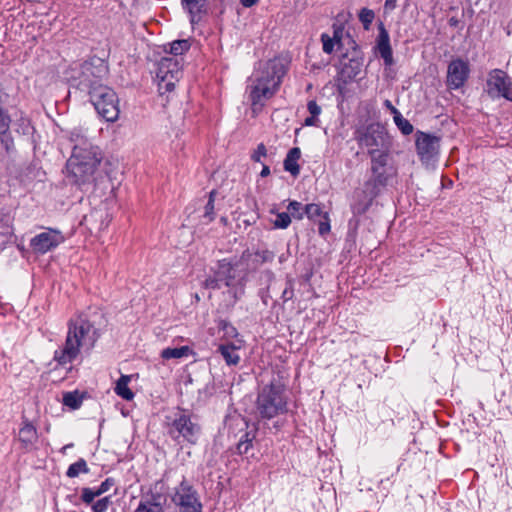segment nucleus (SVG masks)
I'll return each instance as SVG.
<instances>
[{
	"mask_svg": "<svg viewBox=\"0 0 512 512\" xmlns=\"http://www.w3.org/2000/svg\"><path fill=\"white\" fill-rule=\"evenodd\" d=\"M286 72L285 60L274 58L265 62L254 74L252 83L248 86L253 113H258L265 101L275 95Z\"/></svg>",
	"mask_w": 512,
	"mask_h": 512,
	"instance_id": "1",
	"label": "nucleus"
},
{
	"mask_svg": "<svg viewBox=\"0 0 512 512\" xmlns=\"http://www.w3.org/2000/svg\"><path fill=\"white\" fill-rule=\"evenodd\" d=\"M98 335L94 326L84 317L77 316L68 322V332L65 343L54 352V361L65 366L72 363L82 350L90 351Z\"/></svg>",
	"mask_w": 512,
	"mask_h": 512,
	"instance_id": "2",
	"label": "nucleus"
},
{
	"mask_svg": "<svg viewBox=\"0 0 512 512\" xmlns=\"http://www.w3.org/2000/svg\"><path fill=\"white\" fill-rule=\"evenodd\" d=\"M238 264L232 263L227 259L218 261L213 275L206 278L204 287L207 289H221L226 287L223 292L224 301L228 307H232L244 295L245 279L238 273Z\"/></svg>",
	"mask_w": 512,
	"mask_h": 512,
	"instance_id": "3",
	"label": "nucleus"
},
{
	"mask_svg": "<svg viewBox=\"0 0 512 512\" xmlns=\"http://www.w3.org/2000/svg\"><path fill=\"white\" fill-rule=\"evenodd\" d=\"M101 154L98 147L74 145L73 153L67 162V171L79 186L89 184L100 163Z\"/></svg>",
	"mask_w": 512,
	"mask_h": 512,
	"instance_id": "4",
	"label": "nucleus"
},
{
	"mask_svg": "<svg viewBox=\"0 0 512 512\" xmlns=\"http://www.w3.org/2000/svg\"><path fill=\"white\" fill-rule=\"evenodd\" d=\"M285 386L280 381H271L259 392L256 400V411L263 419H272L288 410Z\"/></svg>",
	"mask_w": 512,
	"mask_h": 512,
	"instance_id": "5",
	"label": "nucleus"
},
{
	"mask_svg": "<svg viewBox=\"0 0 512 512\" xmlns=\"http://www.w3.org/2000/svg\"><path fill=\"white\" fill-rule=\"evenodd\" d=\"M361 144L368 148L371 155V170L379 182L384 172V133L380 124H372L367 128L366 133L361 138Z\"/></svg>",
	"mask_w": 512,
	"mask_h": 512,
	"instance_id": "6",
	"label": "nucleus"
},
{
	"mask_svg": "<svg viewBox=\"0 0 512 512\" xmlns=\"http://www.w3.org/2000/svg\"><path fill=\"white\" fill-rule=\"evenodd\" d=\"M88 94L101 117L108 122H114L118 119L120 113L119 99L113 89L106 85L98 84Z\"/></svg>",
	"mask_w": 512,
	"mask_h": 512,
	"instance_id": "7",
	"label": "nucleus"
},
{
	"mask_svg": "<svg viewBox=\"0 0 512 512\" xmlns=\"http://www.w3.org/2000/svg\"><path fill=\"white\" fill-rule=\"evenodd\" d=\"M108 74V65L100 58H93L80 65L77 76L71 78L76 82V86L88 93L94 86L102 84L101 81Z\"/></svg>",
	"mask_w": 512,
	"mask_h": 512,
	"instance_id": "8",
	"label": "nucleus"
},
{
	"mask_svg": "<svg viewBox=\"0 0 512 512\" xmlns=\"http://www.w3.org/2000/svg\"><path fill=\"white\" fill-rule=\"evenodd\" d=\"M181 75L179 60L175 57H163L158 62L156 71L159 92L163 94L173 91Z\"/></svg>",
	"mask_w": 512,
	"mask_h": 512,
	"instance_id": "9",
	"label": "nucleus"
},
{
	"mask_svg": "<svg viewBox=\"0 0 512 512\" xmlns=\"http://www.w3.org/2000/svg\"><path fill=\"white\" fill-rule=\"evenodd\" d=\"M486 92L492 98L503 97L512 101V81L501 69H493L488 73L486 80Z\"/></svg>",
	"mask_w": 512,
	"mask_h": 512,
	"instance_id": "10",
	"label": "nucleus"
},
{
	"mask_svg": "<svg viewBox=\"0 0 512 512\" xmlns=\"http://www.w3.org/2000/svg\"><path fill=\"white\" fill-rule=\"evenodd\" d=\"M172 501L181 512H200L202 508L197 491L185 480L176 488Z\"/></svg>",
	"mask_w": 512,
	"mask_h": 512,
	"instance_id": "11",
	"label": "nucleus"
},
{
	"mask_svg": "<svg viewBox=\"0 0 512 512\" xmlns=\"http://www.w3.org/2000/svg\"><path fill=\"white\" fill-rule=\"evenodd\" d=\"M199 433L200 427L193 423L185 414H180L179 417L173 420L169 427V434L173 439L179 441V438L182 437L191 444L197 442Z\"/></svg>",
	"mask_w": 512,
	"mask_h": 512,
	"instance_id": "12",
	"label": "nucleus"
},
{
	"mask_svg": "<svg viewBox=\"0 0 512 512\" xmlns=\"http://www.w3.org/2000/svg\"><path fill=\"white\" fill-rule=\"evenodd\" d=\"M64 242V236L59 230L47 229L37 234L30 241V246L35 253L45 254Z\"/></svg>",
	"mask_w": 512,
	"mask_h": 512,
	"instance_id": "13",
	"label": "nucleus"
},
{
	"mask_svg": "<svg viewBox=\"0 0 512 512\" xmlns=\"http://www.w3.org/2000/svg\"><path fill=\"white\" fill-rule=\"evenodd\" d=\"M439 141L434 135L421 131L416 133V150L422 162L428 163L438 154Z\"/></svg>",
	"mask_w": 512,
	"mask_h": 512,
	"instance_id": "14",
	"label": "nucleus"
},
{
	"mask_svg": "<svg viewBox=\"0 0 512 512\" xmlns=\"http://www.w3.org/2000/svg\"><path fill=\"white\" fill-rule=\"evenodd\" d=\"M470 73L468 62L455 59L450 62L447 69V85L450 89L461 88L468 79Z\"/></svg>",
	"mask_w": 512,
	"mask_h": 512,
	"instance_id": "15",
	"label": "nucleus"
},
{
	"mask_svg": "<svg viewBox=\"0 0 512 512\" xmlns=\"http://www.w3.org/2000/svg\"><path fill=\"white\" fill-rule=\"evenodd\" d=\"M360 69L361 63L356 59H348L347 61H342L337 77V85L339 90H342L343 85H346L352 81L360 73Z\"/></svg>",
	"mask_w": 512,
	"mask_h": 512,
	"instance_id": "16",
	"label": "nucleus"
},
{
	"mask_svg": "<svg viewBox=\"0 0 512 512\" xmlns=\"http://www.w3.org/2000/svg\"><path fill=\"white\" fill-rule=\"evenodd\" d=\"M243 346V340L236 339L232 343L220 344L218 347L219 353L225 360V363L229 366H236L240 362V355L238 350Z\"/></svg>",
	"mask_w": 512,
	"mask_h": 512,
	"instance_id": "17",
	"label": "nucleus"
},
{
	"mask_svg": "<svg viewBox=\"0 0 512 512\" xmlns=\"http://www.w3.org/2000/svg\"><path fill=\"white\" fill-rule=\"evenodd\" d=\"M18 439L25 449H30L37 442L36 428L28 421H24L18 433Z\"/></svg>",
	"mask_w": 512,
	"mask_h": 512,
	"instance_id": "18",
	"label": "nucleus"
},
{
	"mask_svg": "<svg viewBox=\"0 0 512 512\" xmlns=\"http://www.w3.org/2000/svg\"><path fill=\"white\" fill-rule=\"evenodd\" d=\"M386 108L391 110L396 126L404 135H409L413 132V125L388 100H386Z\"/></svg>",
	"mask_w": 512,
	"mask_h": 512,
	"instance_id": "19",
	"label": "nucleus"
},
{
	"mask_svg": "<svg viewBox=\"0 0 512 512\" xmlns=\"http://www.w3.org/2000/svg\"><path fill=\"white\" fill-rule=\"evenodd\" d=\"M301 155L300 149L295 147L290 149L285 160L284 169L290 172L293 176H297L300 172V167L297 163Z\"/></svg>",
	"mask_w": 512,
	"mask_h": 512,
	"instance_id": "20",
	"label": "nucleus"
},
{
	"mask_svg": "<svg viewBox=\"0 0 512 512\" xmlns=\"http://www.w3.org/2000/svg\"><path fill=\"white\" fill-rule=\"evenodd\" d=\"M131 381L130 375H122L116 382L114 388L115 393L124 400L131 401L134 398V393L128 387Z\"/></svg>",
	"mask_w": 512,
	"mask_h": 512,
	"instance_id": "21",
	"label": "nucleus"
},
{
	"mask_svg": "<svg viewBox=\"0 0 512 512\" xmlns=\"http://www.w3.org/2000/svg\"><path fill=\"white\" fill-rule=\"evenodd\" d=\"M206 0H182L184 8L191 16V23L194 24L200 20V13L205 5Z\"/></svg>",
	"mask_w": 512,
	"mask_h": 512,
	"instance_id": "22",
	"label": "nucleus"
},
{
	"mask_svg": "<svg viewBox=\"0 0 512 512\" xmlns=\"http://www.w3.org/2000/svg\"><path fill=\"white\" fill-rule=\"evenodd\" d=\"M192 353L193 352L189 346H181V347H175V348L168 347L161 351V357L164 360L180 359V358L188 357Z\"/></svg>",
	"mask_w": 512,
	"mask_h": 512,
	"instance_id": "23",
	"label": "nucleus"
},
{
	"mask_svg": "<svg viewBox=\"0 0 512 512\" xmlns=\"http://www.w3.org/2000/svg\"><path fill=\"white\" fill-rule=\"evenodd\" d=\"M190 43L188 40H176L164 46V50L173 56H179L188 51Z\"/></svg>",
	"mask_w": 512,
	"mask_h": 512,
	"instance_id": "24",
	"label": "nucleus"
},
{
	"mask_svg": "<svg viewBox=\"0 0 512 512\" xmlns=\"http://www.w3.org/2000/svg\"><path fill=\"white\" fill-rule=\"evenodd\" d=\"M216 192L213 190L209 194L208 202L204 207V213L202 215V223L209 224L215 219V206H214V197Z\"/></svg>",
	"mask_w": 512,
	"mask_h": 512,
	"instance_id": "25",
	"label": "nucleus"
},
{
	"mask_svg": "<svg viewBox=\"0 0 512 512\" xmlns=\"http://www.w3.org/2000/svg\"><path fill=\"white\" fill-rule=\"evenodd\" d=\"M81 473L87 474L89 473V468L86 461L80 458L75 463L71 464L66 472L67 477L75 478L78 477Z\"/></svg>",
	"mask_w": 512,
	"mask_h": 512,
	"instance_id": "26",
	"label": "nucleus"
},
{
	"mask_svg": "<svg viewBox=\"0 0 512 512\" xmlns=\"http://www.w3.org/2000/svg\"><path fill=\"white\" fill-rule=\"evenodd\" d=\"M63 404L71 409H77L82 404V397L78 391L67 392L63 395Z\"/></svg>",
	"mask_w": 512,
	"mask_h": 512,
	"instance_id": "27",
	"label": "nucleus"
},
{
	"mask_svg": "<svg viewBox=\"0 0 512 512\" xmlns=\"http://www.w3.org/2000/svg\"><path fill=\"white\" fill-rule=\"evenodd\" d=\"M255 438V433L251 434L246 432L237 444V452L239 454H246L252 447V441Z\"/></svg>",
	"mask_w": 512,
	"mask_h": 512,
	"instance_id": "28",
	"label": "nucleus"
},
{
	"mask_svg": "<svg viewBox=\"0 0 512 512\" xmlns=\"http://www.w3.org/2000/svg\"><path fill=\"white\" fill-rule=\"evenodd\" d=\"M305 215L310 220H317L318 218H323V214L326 212H323L321 206L316 203L307 204L304 207Z\"/></svg>",
	"mask_w": 512,
	"mask_h": 512,
	"instance_id": "29",
	"label": "nucleus"
},
{
	"mask_svg": "<svg viewBox=\"0 0 512 512\" xmlns=\"http://www.w3.org/2000/svg\"><path fill=\"white\" fill-rule=\"evenodd\" d=\"M322 49L326 54H331L338 47V42H336L332 35L328 33H323L321 35Z\"/></svg>",
	"mask_w": 512,
	"mask_h": 512,
	"instance_id": "30",
	"label": "nucleus"
},
{
	"mask_svg": "<svg viewBox=\"0 0 512 512\" xmlns=\"http://www.w3.org/2000/svg\"><path fill=\"white\" fill-rule=\"evenodd\" d=\"M358 17L360 22L363 24L364 29L368 30L375 19V13L371 9L363 8L360 10Z\"/></svg>",
	"mask_w": 512,
	"mask_h": 512,
	"instance_id": "31",
	"label": "nucleus"
},
{
	"mask_svg": "<svg viewBox=\"0 0 512 512\" xmlns=\"http://www.w3.org/2000/svg\"><path fill=\"white\" fill-rule=\"evenodd\" d=\"M287 210L291 214L290 216H292L296 220H302L305 214L302 204L295 200L290 201V203L287 206Z\"/></svg>",
	"mask_w": 512,
	"mask_h": 512,
	"instance_id": "32",
	"label": "nucleus"
},
{
	"mask_svg": "<svg viewBox=\"0 0 512 512\" xmlns=\"http://www.w3.org/2000/svg\"><path fill=\"white\" fill-rule=\"evenodd\" d=\"M291 224V216L287 212H280L276 214V219L273 221V225L278 229H286Z\"/></svg>",
	"mask_w": 512,
	"mask_h": 512,
	"instance_id": "33",
	"label": "nucleus"
},
{
	"mask_svg": "<svg viewBox=\"0 0 512 512\" xmlns=\"http://www.w3.org/2000/svg\"><path fill=\"white\" fill-rule=\"evenodd\" d=\"M379 34L377 37V45L375 47V52L380 58H384V24L379 22L378 25Z\"/></svg>",
	"mask_w": 512,
	"mask_h": 512,
	"instance_id": "34",
	"label": "nucleus"
},
{
	"mask_svg": "<svg viewBox=\"0 0 512 512\" xmlns=\"http://www.w3.org/2000/svg\"><path fill=\"white\" fill-rule=\"evenodd\" d=\"M134 512H163V508L159 503H140Z\"/></svg>",
	"mask_w": 512,
	"mask_h": 512,
	"instance_id": "35",
	"label": "nucleus"
},
{
	"mask_svg": "<svg viewBox=\"0 0 512 512\" xmlns=\"http://www.w3.org/2000/svg\"><path fill=\"white\" fill-rule=\"evenodd\" d=\"M100 495L101 494L98 491V489L83 488L81 493V499L84 503L90 504L94 501L96 497Z\"/></svg>",
	"mask_w": 512,
	"mask_h": 512,
	"instance_id": "36",
	"label": "nucleus"
},
{
	"mask_svg": "<svg viewBox=\"0 0 512 512\" xmlns=\"http://www.w3.org/2000/svg\"><path fill=\"white\" fill-rule=\"evenodd\" d=\"M111 500L109 496L103 497L94 503L92 506L93 512H106L108 506L110 505Z\"/></svg>",
	"mask_w": 512,
	"mask_h": 512,
	"instance_id": "37",
	"label": "nucleus"
},
{
	"mask_svg": "<svg viewBox=\"0 0 512 512\" xmlns=\"http://www.w3.org/2000/svg\"><path fill=\"white\" fill-rule=\"evenodd\" d=\"M332 29V37L336 42H338V47H341L344 35V28L340 24H333Z\"/></svg>",
	"mask_w": 512,
	"mask_h": 512,
	"instance_id": "38",
	"label": "nucleus"
},
{
	"mask_svg": "<svg viewBox=\"0 0 512 512\" xmlns=\"http://www.w3.org/2000/svg\"><path fill=\"white\" fill-rule=\"evenodd\" d=\"M323 220L319 222L318 231L319 234L324 236L330 232V219L328 213L323 214Z\"/></svg>",
	"mask_w": 512,
	"mask_h": 512,
	"instance_id": "39",
	"label": "nucleus"
},
{
	"mask_svg": "<svg viewBox=\"0 0 512 512\" xmlns=\"http://www.w3.org/2000/svg\"><path fill=\"white\" fill-rule=\"evenodd\" d=\"M10 118L8 115L0 108V134L5 135L9 129Z\"/></svg>",
	"mask_w": 512,
	"mask_h": 512,
	"instance_id": "40",
	"label": "nucleus"
},
{
	"mask_svg": "<svg viewBox=\"0 0 512 512\" xmlns=\"http://www.w3.org/2000/svg\"><path fill=\"white\" fill-rule=\"evenodd\" d=\"M71 140L76 142L75 145H81L82 147L90 145L80 130H74L71 132Z\"/></svg>",
	"mask_w": 512,
	"mask_h": 512,
	"instance_id": "41",
	"label": "nucleus"
},
{
	"mask_svg": "<svg viewBox=\"0 0 512 512\" xmlns=\"http://www.w3.org/2000/svg\"><path fill=\"white\" fill-rule=\"evenodd\" d=\"M267 155V149L263 143H260L256 150L251 155V159L255 162H260L262 157Z\"/></svg>",
	"mask_w": 512,
	"mask_h": 512,
	"instance_id": "42",
	"label": "nucleus"
},
{
	"mask_svg": "<svg viewBox=\"0 0 512 512\" xmlns=\"http://www.w3.org/2000/svg\"><path fill=\"white\" fill-rule=\"evenodd\" d=\"M260 263L271 262L274 258V254L268 250L258 251L255 253Z\"/></svg>",
	"mask_w": 512,
	"mask_h": 512,
	"instance_id": "43",
	"label": "nucleus"
},
{
	"mask_svg": "<svg viewBox=\"0 0 512 512\" xmlns=\"http://www.w3.org/2000/svg\"><path fill=\"white\" fill-rule=\"evenodd\" d=\"M307 108H308L309 113L312 116L318 118V116L321 113V107L316 103V101H314V100L309 101L307 104Z\"/></svg>",
	"mask_w": 512,
	"mask_h": 512,
	"instance_id": "44",
	"label": "nucleus"
},
{
	"mask_svg": "<svg viewBox=\"0 0 512 512\" xmlns=\"http://www.w3.org/2000/svg\"><path fill=\"white\" fill-rule=\"evenodd\" d=\"M115 484V481L112 478H107L105 481L101 483V485L97 488L100 494L107 492L110 488Z\"/></svg>",
	"mask_w": 512,
	"mask_h": 512,
	"instance_id": "45",
	"label": "nucleus"
},
{
	"mask_svg": "<svg viewBox=\"0 0 512 512\" xmlns=\"http://www.w3.org/2000/svg\"><path fill=\"white\" fill-rule=\"evenodd\" d=\"M225 336L226 337H237L238 332L236 328L232 325H225L224 326Z\"/></svg>",
	"mask_w": 512,
	"mask_h": 512,
	"instance_id": "46",
	"label": "nucleus"
},
{
	"mask_svg": "<svg viewBox=\"0 0 512 512\" xmlns=\"http://www.w3.org/2000/svg\"><path fill=\"white\" fill-rule=\"evenodd\" d=\"M385 58H386V66L390 65L392 63V51H391L390 45L388 44V36L387 35H386V55H385Z\"/></svg>",
	"mask_w": 512,
	"mask_h": 512,
	"instance_id": "47",
	"label": "nucleus"
},
{
	"mask_svg": "<svg viewBox=\"0 0 512 512\" xmlns=\"http://www.w3.org/2000/svg\"><path fill=\"white\" fill-rule=\"evenodd\" d=\"M317 122H318V118H316V117H314V116H312V115H311L310 117H307V118L305 119L304 124H305L306 126H316V125H317Z\"/></svg>",
	"mask_w": 512,
	"mask_h": 512,
	"instance_id": "48",
	"label": "nucleus"
},
{
	"mask_svg": "<svg viewBox=\"0 0 512 512\" xmlns=\"http://www.w3.org/2000/svg\"><path fill=\"white\" fill-rule=\"evenodd\" d=\"M258 2V0H241V3L244 7H251L255 5Z\"/></svg>",
	"mask_w": 512,
	"mask_h": 512,
	"instance_id": "49",
	"label": "nucleus"
},
{
	"mask_svg": "<svg viewBox=\"0 0 512 512\" xmlns=\"http://www.w3.org/2000/svg\"><path fill=\"white\" fill-rule=\"evenodd\" d=\"M270 174V169L268 166L264 165L262 170H261V177H267L268 175Z\"/></svg>",
	"mask_w": 512,
	"mask_h": 512,
	"instance_id": "50",
	"label": "nucleus"
},
{
	"mask_svg": "<svg viewBox=\"0 0 512 512\" xmlns=\"http://www.w3.org/2000/svg\"><path fill=\"white\" fill-rule=\"evenodd\" d=\"M396 0H386V8H394Z\"/></svg>",
	"mask_w": 512,
	"mask_h": 512,
	"instance_id": "51",
	"label": "nucleus"
},
{
	"mask_svg": "<svg viewBox=\"0 0 512 512\" xmlns=\"http://www.w3.org/2000/svg\"><path fill=\"white\" fill-rule=\"evenodd\" d=\"M220 221H221V223H223L224 225H226V224H227V218H226V217H221V218H220Z\"/></svg>",
	"mask_w": 512,
	"mask_h": 512,
	"instance_id": "52",
	"label": "nucleus"
},
{
	"mask_svg": "<svg viewBox=\"0 0 512 512\" xmlns=\"http://www.w3.org/2000/svg\"><path fill=\"white\" fill-rule=\"evenodd\" d=\"M70 447H72V444H68V445H65L62 450L65 451L66 449H69Z\"/></svg>",
	"mask_w": 512,
	"mask_h": 512,
	"instance_id": "53",
	"label": "nucleus"
},
{
	"mask_svg": "<svg viewBox=\"0 0 512 512\" xmlns=\"http://www.w3.org/2000/svg\"><path fill=\"white\" fill-rule=\"evenodd\" d=\"M456 22H457V21H456V20H454L453 18H452V19H450V23H451V24H453V25H454V24H456Z\"/></svg>",
	"mask_w": 512,
	"mask_h": 512,
	"instance_id": "54",
	"label": "nucleus"
}]
</instances>
